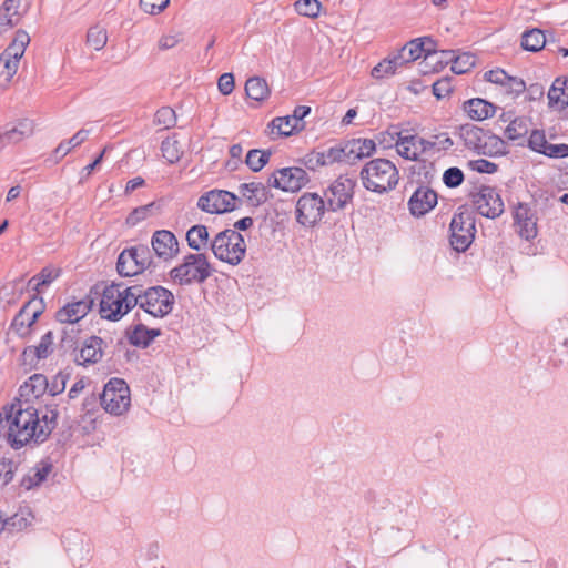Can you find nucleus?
<instances>
[{"label":"nucleus","instance_id":"obj_1","mask_svg":"<svg viewBox=\"0 0 568 568\" xmlns=\"http://www.w3.org/2000/svg\"><path fill=\"white\" fill-rule=\"evenodd\" d=\"M22 406V403L18 402L0 414V423L2 416L8 423V442L16 449L32 439L36 443H43L50 435L48 426H41L38 410L30 405L24 408Z\"/></svg>","mask_w":568,"mask_h":568},{"label":"nucleus","instance_id":"obj_2","mask_svg":"<svg viewBox=\"0 0 568 568\" xmlns=\"http://www.w3.org/2000/svg\"><path fill=\"white\" fill-rule=\"evenodd\" d=\"M359 178L367 191L385 194L397 186L399 172L392 161L377 158L365 163L359 172Z\"/></svg>","mask_w":568,"mask_h":568},{"label":"nucleus","instance_id":"obj_3","mask_svg":"<svg viewBox=\"0 0 568 568\" xmlns=\"http://www.w3.org/2000/svg\"><path fill=\"white\" fill-rule=\"evenodd\" d=\"M136 286H124L122 283H112L104 287L100 301L101 317L108 321H120L136 306Z\"/></svg>","mask_w":568,"mask_h":568},{"label":"nucleus","instance_id":"obj_4","mask_svg":"<svg viewBox=\"0 0 568 568\" xmlns=\"http://www.w3.org/2000/svg\"><path fill=\"white\" fill-rule=\"evenodd\" d=\"M135 286L136 306L145 313L156 318H163L172 313L175 297L170 290L161 285L148 288L140 284H135Z\"/></svg>","mask_w":568,"mask_h":568},{"label":"nucleus","instance_id":"obj_5","mask_svg":"<svg viewBox=\"0 0 568 568\" xmlns=\"http://www.w3.org/2000/svg\"><path fill=\"white\" fill-rule=\"evenodd\" d=\"M213 268L203 253H190L183 262L170 271V277L179 285L202 284L211 275Z\"/></svg>","mask_w":568,"mask_h":568},{"label":"nucleus","instance_id":"obj_6","mask_svg":"<svg viewBox=\"0 0 568 568\" xmlns=\"http://www.w3.org/2000/svg\"><path fill=\"white\" fill-rule=\"evenodd\" d=\"M210 247L216 258L231 265L240 264L246 252L243 235L236 230L231 229L219 232L211 242Z\"/></svg>","mask_w":568,"mask_h":568},{"label":"nucleus","instance_id":"obj_7","mask_svg":"<svg viewBox=\"0 0 568 568\" xmlns=\"http://www.w3.org/2000/svg\"><path fill=\"white\" fill-rule=\"evenodd\" d=\"M154 266L151 251L143 244L124 248L116 262V271L121 276H134Z\"/></svg>","mask_w":568,"mask_h":568},{"label":"nucleus","instance_id":"obj_8","mask_svg":"<svg viewBox=\"0 0 568 568\" xmlns=\"http://www.w3.org/2000/svg\"><path fill=\"white\" fill-rule=\"evenodd\" d=\"M458 210L459 211L454 214L449 225L450 245L457 252H465L475 237L476 221L471 211L463 207Z\"/></svg>","mask_w":568,"mask_h":568},{"label":"nucleus","instance_id":"obj_9","mask_svg":"<svg viewBox=\"0 0 568 568\" xmlns=\"http://www.w3.org/2000/svg\"><path fill=\"white\" fill-rule=\"evenodd\" d=\"M101 406L105 412L120 416L129 409L131 398L130 388L124 379L111 378L100 394Z\"/></svg>","mask_w":568,"mask_h":568},{"label":"nucleus","instance_id":"obj_10","mask_svg":"<svg viewBox=\"0 0 568 568\" xmlns=\"http://www.w3.org/2000/svg\"><path fill=\"white\" fill-rule=\"evenodd\" d=\"M356 179L339 175L324 192L327 211H342L353 201Z\"/></svg>","mask_w":568,"mask_h":568},{"label":"nucleus","instance_id":"obj_11","mask_svg":"<svg viewBox=\"0 0 568 568\" xmlns=\"http://www.w3.org/2000/svg\"><path fill=\"white\" fill-rule=\"evenodd\" d=\"M237 203H242V200L234 193L214 189L199 197L197 207L210 214H222L236 210Z\"/></svg>","mask_w":568,"mask_h":568},{"label":"nucleus","instance_id":"obj_12","mask_svg":"<svg viewBox=\"0 0 568 568\" xmlns=\"http://www.w3.org/2000/svg\"><path fill=\"white\" fill-rule=\"evenodd\" d=\"M327 204L317 193H304L296 203V221L303 226H314L322 220Z\"/></svg>","mask_w":568,"mask_h":568},{"label":"nucleus","instance_id":"obj_13","mask_svg":"<svg viewBox=\"0 0 568 568\" xmlns=\"http://www.w3.org/2000/svg\"><path fill=\"white\" fill-rule=\"evenodd\" d=\"M310 182L307 172L300 166L282 168L268 176V186L284 192H298Z\"/></svg>","mask_w":568,"mask_h":568},{"label":"nucleus","instance_id":"obj_14","mask_svg":"<svg viewBox=\"0 0 568 568\" xmlns=\"http://www.w3.org/2000/svg\"><path fill=\"white\" fill-rule=\"evenodd\" d=\"M471 201L476 211L487 219L495 220L505 211L503 199L493 186H480L477 193L471 194Z\"/></svg>","mask_w":568,"mask_h":568},{"label":"nucleus","instance_id":"obj_15","mask_svg":"<svg viewBox=\"0 0 568 568\" xmlns=\"http://www.w3.org/2000/svg\"><path fill=\"white\" fill-rule=\"evenodd\" d=\"M514 223L521 239L530 241L538 234L537 216L527 203H518L514 211Z\"/></svg>","mask_w":568,"mask_h":568},{"label":"nucleus","instance_id":"obj_16","mask_svg":"<svg viewBox=\"0 0 568 568\" xmlns=\"http://www.w3.org/2000/svg\"><path fill=\"white\" fill-rule=\"evenodd\" d=\"M155 255L164 262L173 260L180 252L176 236L169 230H158L151 237Z\"/></svg>","mask_w":568,"mask_h":568},{"label":"nucleus","instance_id":"obj_17","mask_svg":"<svg viewBox=\"0 0 568 568\" xmlns=\"http://www.w3.org/2000/svg\"><path fill=\"white\" fill-rule=\"evenodd\" d=\"M93 300L85 296L79 301L67 303L55 312V320L61 324L74 325L82 320L92 308Z\"/></svg>","mask_w":568,"mask_h":568},{"label":"nucleus","instance_id":"obj_18","mask_svg":"<svg viewBox=\"0 0 568 568\" xmlns=\"http://www.w3.org/2000/svg\"><path fill=\"white\" fill-rule=\"evenodd\" d=\"M437 193L426 186H419L408 201L412 215L420 217L427 214L437 204Z\"/></svg>","mask_w":568,"mask_h":568},{"label":"nucleus","instance_id":"obj_19","mask_svg":"<svg viewBox=\"0 0 568 568\" xmlns=\"http://www.w3.org/2000/svg\"><path fill=\"white\" fill-rule=\"evenodd\" d=\"M103 344L104 341L95 335L85 338L74 361L82 366L98 363L103 355Z\"/></svg>","mask_w":568,"mask_h":568},{"label":"nucleus","instance_id":"obj_20","mask_svg":"<svg viewBox=\"0 0 568 568\" xmlns=\"http://www.w3.org/2000/svg\"><path fill=\"white\" fill-rule=\"evenodd\" d=\"M270 187L268 183L250 182L242 183L239 186V192L246 200L250 206L258 207L272 197Z\"/></svg>","mask_w":568,"mask_h":568},{"label":"nucleus","instance_id":"obj_21","mask_svg":"<svg viewBox=\"0 0 568 568\" xmlns=\"http://www.w3.org/2000/svg\"><path fill=\"white\" fill-rule=\"evenodd\" d=\"M162 334L160 328H148L144 324L139 323L125 329V336L132 346L139 348L149 347L152 342Z\"/></svg>","mask_w":568,"mask_h":568},{"label":"nucleus","instance_id":"obj_22","mask_svg":"<svg viewBox=\"0 0 568 568\" xmlns=\"http://www.w3.org/2000/svg\"><path fill=\"white\" fill-rule=\"evenodd\" d=\"M508 552L516 564L520 567L530 561V557L536 550L534 542L519 536H513L507 539Z\"/></svg>","mask_w":568,"mask_h":568},{"label":"nucleus","instance_id":"obj_23","mask_svg":"<svg viewBox=\"0 0 568 568\" xmlns=\"http://www.w3.org/2000/svg\"><path fill=\"white\" fill-rule=\"evenodd\" d=\"M463 110L475 121H484L491 118L497 106L485 99L473 98L464 102Z\"/></svg>","mask_w":568,"mask_h":568},{"label":"nucleus","instance_id":"obj_24","mask_svg":"<svg viewBox=\"0 0 568 568\" xmlns=\"http://www.w3.org/2000/svg\"><path fill=\"white\" fill-rule=\"evenodd\" d=\"M488 131L478 125L467 123L459 126V136L464 141L465 148L479 154Z\"/></svg>","mask_w":568,"mask_h":568},{"label":"nucleus","instance_id":"obj_25","mask_svg":"<svg viewBox=\"0 0 568 568\" xmlns=\"http://www.w3.org/2000/svg\"><path fill=\"white\" fill-rule=\"evenodd\" d=\"M22 0H4L0 7V33L19 23L22 13L19 11Z\"/></svg>","mask_w":568,"mask_h":568},{"label":"nucleus","instance_id":"obj_26","mask_svg":"<svg viewBox=\"0 0 568 568\" xmlns=\"http://www.w3.org/2000/svg\"><path fill=\"white\" fill-rule=\"evenodd\" d=\"M344 150L348 160L362 159L371 156L376 150V144L372 139H353L345 143Z\"/></svg>","mask_w":568,"mask_h":568},{"label":"nucleus","instance_id":"obj_27","mask_svg":"<svg viewBox=\"0 0 568 568\" xmlns=\"http://www.w3.org/2000/svg\"><path fill=\"white\" fill-rule=\"evenodd\" d=\"M53 333L51 331L47 332L40 339V343L37 346H27L22 356L27 362L29 358L32 359H44L47 358L53 351Z\"/></svg>","mask_w":568,"mask_h":568},{"label":"nucleus","instance_id":"obj_28","mask_svg":"<svg viewBox=\"0 0 568 568\" xmlns=\"http://www.w3.org/2000/svg\"><path fill=\"white\" fill-rule=\"evenodd\" d=\"M33 122L29 119H22L2 133L8 145L19 143L23 139L31 136L33 134Z\"/></svg>","mask_w":568,"mask_h":568},{"label":"nucleus","instance_id":"obj_29","mask_svg":"<svg viewBox=\"0 0 568 568\" xmlns=\"http://www.w3.org/2000/svg\"><path fill=\"white\" fill-rule=\"evenodd\" d=\"M49 387V381L43 374H33L20 386L21 396L39 398Z\"/></svg>","mask_w":568,"mask_h":568},{"label":"nucleus","instance_id":"obj_30","mask_svg":"<svg viewBox=\"0 0 568 568\" xmlns=\"http://www.w3.org/2000/svg\"><path fill=\"white\" fill-rule=\"evenodd\" d=\"M245 92L248 99L256 102L266 100L271 94L266 80L261 77H252L247 79L245 83Z\"/></svg>","mask_w":568,"mask_h":568},{"label":"nucleus","instance_id":"obj_31","mask_svg":"<svg viewBox=\"0 0 568 568\" xmlns=\"http://www.w3.org/2000/svg\"><path fill=\"white\" fill-rule=\"evenodd\" d=\"M547 97L550 109L564 111L568 106V93L561 85V77L554 80Z\"/></svg>","mask_w":568,"mask_h":568},{"label":"nucleus","instance_id":"obj_32","mask_svg":"<svg viewBox=\"0 0 568 568\" xmlns=\"http://www.w3.org/2000/svg\"><path fill=\"white\" fill-rule=\"evenodd\" d=\"M268 128L272 132H276L281 136H290L294 133H298L305 129V124H295V121L291 115L277 116L273 119Z\"/></svg>","mask_w":568,"mask_h":568},{"label":"nucleus","instance_id":"obj_33","mask_svg":"<svg viewBox=\"0 0 568 568\" xmlns=\"http://www.w3.org/2000/svg\"><path fill=\"white\" fill-rule=\"evenodd\" d=\"M52 469V465L47 462H41L37 467L32 468L29 474H27L22 480L21 486L27 490L32 489L36 486H39L42 481H44Z\"/></svg>","mask_w":568,"mask_h":568},{"label":"nucleus","instance_id":"obj_34","mask_svg":"<svg viewBox=\"0 0 568 568\" xmlns=\"http://www.w3.org/2000/svg\"><path fill=\"white\" fill-rule=\"evenodd\" d=\"M91 130L81 129L69 140H63L59 143V145L54 149L53 154L57 161L64 158L71 150L80 146L83 142L87 141Z\"/></svg>","mask_w":568,"mask_h":568},{"label":"nucleus","instance_id":"obj_35","mask_svg":"<svg viewBox=\"0 0 568 568\" xmlns=\"http://www.w3.org/2000/svg\"><path fill=\"white\" fill-rule=\"evenodd\" d=\"M186 242L190 248L200 252L209 244V231L205 225L196 224L186 232Z\"/></svg>","mask_w":568,"mask_h":568},{"label":"nucleus","instance_id":"obj_36","mask_svg":"<svg viewBox=\"0 0 568 568\" xmlns=\"http://www.w3.org/2000/svg\"><path fill=\"white\" fill-rule=\"evenodd\" d=\"M29 43L30 36L27 31L20 29L16 31L12 42L4 49L3 53L6 57H10L20 61Z\"/></svg>","mask_w":568,"mask_h":568},{"label":"nucleus","instance_id":"obj_37","mask_svg":"<svg viewBox=\"0 0 568 568\" xmlns=\"http://www.w3.org/2000/svg\"><path fill=\"white\" fill-rule=\"evenodd\" d=\"M549 43L540 29L527 30L521 36V47L526 51L537 52Z\"/></svg>","mask_w":568,"mask_h":568},{"label":"nucleus","instance_id":"obj_38","mask_svg":"<svg viewBox=\"0 0 568 568\" xmlns=\"http://www.w3.org/2000/svg\"><path fill=\"white\" fill-rule=\"evenodd\" d=\"M60 268L45 266L38 274H36L29 280L28 285L31 286L33 291L39 293L43 286H49L54 280H57L60 276Z\"/></svg>","mask_w":568,"mask_h":568},{"label":"nucleus","instance_id":"obj_39","mask_svg":"<svg viewBox=\"0 0 568 568\" xmlns=\"http://www.w3.org/2000/svg\"><path fill=\"white\" fill-rule=\"evenodd\" d=\"M507 153L506 142L498 135L488 131L485 141L483 142L479 154L487 156L504 155Z\"/></svg>","mask_w":568,"mask_h":568},{"label":"nucleus","instance_id":"obj_40","mask_svg":"<svg viewBox=\"0 0 568 568\" xmlns=\"http://www.w3.org/2000/svg\"><path fill=\"white\" fill-rule=\"evenodd\" d=\"M425 43H423V39L416 38L407 42L396 55H400V63H409L413 62L424 55Z\"/></svg>","mask_w":568,"mask_h":568},{"label":"nucleus","instance_id":"obj_41","mask_svg":"<svg viewBox=\"0 0 568 568\" xmlns=\"http://www.w3.org/2000/svg\"><path fill=\"white\" fill-rule=\"evenodd\" d=\"M399 60L400 55L396 54L392 58L383 59L377 65H375L372 69L371 75L376 80H381L395 74L398 67L403 65Z\"/></svg>","mask_w":568,"mask_h":568},{"label":"nucleus","instance_id":"obj_42","mask_svg":"<svg viewBox=\"0 0 568 568\" xmlns=\"http://www.w3.org/2000/svg\"><path fill=\"white\" fill-rule=\"evenodd\" d=\"M271 150L252 149L247 152L245 163L253 172H260L268 162Z\"/></svg>","mask_w":568,"mask_h":568},{"label":"nucleus","instance_id":"obj_43","mask_svg":"<svg viewBox=\"0 0 568 568\" xmlns=\"http://www.w3.org/2000/svg\"><path fill=\"white\" fill-rule=\"evenodd\" d=\"M45 310V303L43 297L34 294L29 298L27 303L20 308V311L30 316V324H36L38 318L42 315Z\"/></svg>","mask_w":568,"mask_h":568},{"label":"nucleus","instance_id":"obj_44","mask_svg":"<svg viewBox=\"0 0 568 568\" xmlns=\"http://www.w3.org/2000/svg\"><path fill=\"white\" fill-rule=\"evenodd\" d=\"M162 156L170 163H176L183 155L180 142L174 138H166L161 143Z\"/></svg>","mask_w":568,"mask_h":568},{"label":"nucleus","instance_id":"obj_45","mask_svg":"<svg viewBox=\"0 0 568 568\" xmlns=\"http://www.w3.org/2000/svg\"><path fill=\"white\" fill-rule=\"evenodd\" d=\"M295 11L307 18H317L322 8L318 0H297L294 3Z\"/></svg>","mask_w":568,"mask_h":568},{"label":"nucleus","instance_id":"obj_46","mask_svg":"<svg viewBox=\"0 0 568 568\" xmlns=\"http://www.w3.org/2000/svg\"><path fill=\"white\" fill-rule=\"evenodd\" d=\"M108 36L106 30L99 27L93 26L88 30L87 33V43L94 48V50L99 51L103 49L106 44Z\"/></svg>","mask_w":568,"mask_h":568},{"label":"nucleus","instance_id":"obj_47","mask_svg":"<svg viewBox=\"0 0 568 568\" xmlns=\"http://www.w3.org/2000/svg\"><path fill=\"white\" fill-rule=\"evenodd\" d=\"M528 133V125L524 118H514L505 130L508 140L516 141Z\"/></svg>","mask_w":568,"mask_h":568},{"label":"nucleus","instance_id":"obj_48","mask_svg":"<svg viewBox=\"0 0 568 568\" xmlns=\"http://www.w3.org/2000/svg\"><path fill=\"white\" fill-rule=\"evenodd\" d=\"M18 469V464L12 459L2 457L0 458V488L9 485Z\"/></svg>","mask_w":568,"mask_h":568},{"label":"nucleus","instance_id":"obj_49","mask_svg":"<svg viewBox=\"0 0 568 568\" xmlns=\"http://www.w3.org/2000/svg\"><path fill=\"white\" fill-rule=\"evenodd\" d=\"M154 123L170 129L176 124L175 111L170 106L160 108L154 115Z\"/></svg>","mask_w":568,"mask_h":568},{"label":"nucleus","instance_id":"obj_50","mask_svg":"<svg viewBox=\"0 0 568 568\" xmlns=\"http://www.w3.org/2000/svg\"><path fill=\"white\" fill-rule=\"evenodd\" d=\"M398 142L399 144H410L414 150L419 152V154L434 149V144L430 143V140L418 135H404V138L398 139Z\"/></svg>","mask_w":568,"mask_h":568},{"label":"nucleus","instance_id":"obj_51","mask_svg":"<svg viewBox=\"0 0 568 568\" xmlns=\"http://www.w3.org/2000/svg\"><path fill=\"white\" fill-rule=\"evenodd\" d=\"M465 180L464 172L457 166H450L443 173V182L449 189L458 187Z\"/></svg>","mask_w":568,"mask_h":568},{"label":"nucleus","instance_id":"obj_52","mask_svg":"<svg viewBox=\"0 0 568 568\" xmlns=\"http://www.w3.org/2000/svg\"><path fill=\"white\" fill-rule=\"evenodd\" d=\"M320 152L323 154V162L325 165H329L335 162L349 161L347 159V153L346 150H344V146L335 145Z\"/></svg>","mask_w":568,"mask_h":568},{"label":"nucleus","instance_id":"obj_53","mask_svg":"<svg viewBox=\"0 0 568 568\" xmlns=\"http://www.w3.org/2000/svg\"><path fill=\"white\" fill-rule=\"evenodd\" d=\"M32 326L33 324H30V316L22 313L21 311L18 312L11 322V329L21 337L28 335L29 328Z\"/></svg>","mask_w":568,"mask_h":568},{"label":"nucleus","instance_id":"obj_54","mask_svg":"<svg viewBox=\"0 0 568 568\" xmlns=\"http://www.w3.org/2000/svg\"><path fill=\"white\" fill-rule=\"evenodd\" d=\"M453 77H444L434 82L433 94L436 97L437 100H442L453 92Z\"/></svg>","mask_w":568,"mask_h":568},{"label":"nucleus","instance_id":"obj_55","mask_svg":"<svg viewBox=\"0 0 568 568\" xmlns=\"http://www.w3.org/2000/svg\"><path fill=\"white\" fill-rule=\"evenodd\" d=\"M474 64H475L474 55H471L469 53H464L462 55L456 57L453 60V64H452L450 69L455 74H463V73L467 72L470 68H473Z\"/></svg>","mask_w":568,"mask_h":568},{"label":"nucleus","instance_id":"obj_56","mask_svg":"<svg viewBox=\"0 0 568 568\" xmlns=\"http://www.w3.org/2000/svg\"><path fill=\"white\" fill-rule=\"evenodd\" d=\"M18 65V60L6 57L3 52L0 54V74L4 75L8 81L17 73Z\"/></svg>","mask_w":568,"mask_h":568},{"label":"nucleus","instance_id":"obj_57","mask_svg":"<svg viewBox=\"0 0 568 568\" xmlns=\"http://www.w3.org/2000/svg\"><path fill=\"white\" fill-rule=\"evenodd\" d=\"M80 333L79 328H75L74 325H71L70 328L65 327L61 332V341L60 346L63 349H77V337Z\"/></svg>","mask_w":568,"mask_h":568},{"label":"nucleus","instance_id":"obj_58","mask_svg":"<svg viewBox=\"0 0 568 568\" xmlns=\"http://www.w3.org/2000/svg\"><path fill=\"white\" fill-rule=\"evenodd\" d=\"M503 88H505L508 94L518 97L526 90V83L520 78L508 75L507 80H505L503 84Z\"/></svg>","mask_w":568,"mask_h":568},{"label":"nucleus","instance_id":"obj_59","mask_svg":"<svg viewBox=\"0 0 568 568\" xmlns=\"http://www.w3.org/2000/svg\"><path fill=\"white\" fill-rule=\"evenodd\" d=\"M170 3V0H140L141 9L149 14H159Z\"/></svg>","mask_w":568,"mask_h":568},{"label":"nucleus","instance_id":"obj_60","mask_svg":"<svg viewBox=\"0 0 568 568\" xmlns=\"http://www.w3.org/2000/svg\"><path fill=\"white\" fill-rule=\"evenodd\" d=\"M469 168L478 173L494 174L498 171V165L485 159L469 161Z\"/></svg>","mask_w":568,"mask_h":568},{"label":"nucleus","instance_id":"obj_61","mask_svg":"<svg viewBox=\"0 0 568 568\" xmlns=\"http://www.w3.org/2000/svg\"><path fill=\"white\" fill-rule=\"evenodd\" d=\"M399 138H404L398 131L397 126H389L385 132H381L377 136V140L384 148L392 146L393 143L396 144V140Z\"/></svg>","mask_w":568,"mask_h":568},{"label":"nucleus","instance_id":"obj_62","mask_svg":"<svg viewBox=\"0 0 568 568\" xmlns=\"http://www.w3.org/2000/svg\"><path fill=\"white\" fill-rule=\"evenodd\" d=\"M67 379H68V375L67 374H63L62 372L58 373L51 382H49V387L47 389V392H49V394L51 396H55V395H59L60 393H62L65 388V384H67Z\"/></svg>","mask_w":568,"mask_h":568},{"label":"nucleus","instance_id":"obj_63","mask_svg":"<svg viewBox=\"0 0 568 568\" xmlns=\"http://www.w3.org/2000/svg\"><path fill=\"white\" fill-rule=\"evenodd\" d=\"M323 154L320 151H312L301 159V162L312 171H315L320 166H324Z\"/></svg>","mask_w":568,"mask_h":568},{"label":"nucleus","instance_id":"obj_64","mask_svg":"<svg viewBox=\"0 0 568 568\" xmlns=\"http://www.w3.org/2000/svg\"><path fill=\"white\" fill-rule=\"evenodd\" d=\"M542 154L549 156V158H567L568 156V144L560 143V144H551L548 143L545 149L542 150Z\"/></svg>","mask_w":568,"mask_h":568}]
</instances>
